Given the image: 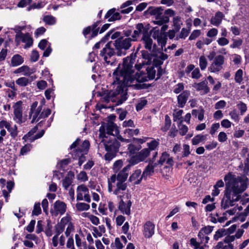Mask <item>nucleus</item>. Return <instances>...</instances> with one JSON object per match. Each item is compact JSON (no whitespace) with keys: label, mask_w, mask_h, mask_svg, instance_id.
Returning a JSON list of instances; mask_svg holds the SVG:
<instances>
[{"label":"nucleus","mask_w":249,"mask_h":249,"mask_svg":"<svg viewBox=\"0 0 249 249\" xmlns=\"http://www.w3.org/2000/svg\"><path fill=\"white\" fill-rule=\"evenodd\" d=\"M136 54L132 53L129 56L124 58L122 68L119 65L113 72L114 81L113 84L116 86L115 91H107L102 95V99L106 102L111 101L115 102L117 100L121 104L126 99L125 92L126 87H134L136 89L139 88L138 83L148 81L149 78L144 69V63L135 64L137 72H135L133 65L135 64Z\"/></svg>","instance_id":"nucleus-1"},{"label":"nucleus","mask_w":249,"mask_h":249,"mask_svg":"<svg viewBox=\"0 0 249 249\" xmlns=\"http://www.w3.org/2000/svg\"><path fill=\"white\" fill-rule=\"evenodd\" d=\"M71 220V216L67 214L54 226V235L52 239V244L53 247L56 248L58 245L61 247H63L65 245L66 238L63 234H61L65 228L66 229L65 234L67 237H69L71 233L74 231V227Z\"/></svg>","instance_id":"nucleus-2"},{"label":"nucleus","mask_w":249,"mask_h":249,"mask_svg":"<svg viewBox=\"0 0 249 249\" xmlns=\"http://www.w3.org/2000/svg\"><path fill=\"white\" fill-rule=\"evenodd\" d=\"M226 189L234 196L238 194H241L248 188L249 179L245 176H237L231 172H230L225 175L224 177Z\"/></svg>","instance_id":"nucleus-3"},{"label":"nucleus","mask_w":249,"mask_h":249,"mask_svg":"<svg viewBox=\"0 0 249 249\" xmlns=\"http://www.w3.org/2000/svg\"><path fill=\"white\" fill-rule=\"evenodd\" d=\"M80 140L77 139L71 145L70 147V153L74 159H78V164L81 166L86 160L85 156L88 153L89 142L88 141H84L81 144H80Z\"/></svg>","instance_id":"nucleus-4"},{"label":"nucleus","mask_w":249,"mask_h":249,"mask_svg":"<svg viewBox=\"0 0 249 249\" xmlns=\"http://www.w3.org/2000/svg\"><path fill=\"white\" fill-rule=\"evenodd\" d=\"M116 175H112L107 179L108 191L109 193L116 196L117 198L123 199L126 196L128 198V195L127 189V185L126 183L116 182Z\"/></svg>","instance_id":"nucleus-5"},{"label":"nucleus","mask_w":249,"mask_h":249,"mask_svg":"<svg viewBox=\"0 0 249 249\" xmlns=\"http://www.w3.org/2000/svg\"><path fill=\"white\" fill-rule=\"evenodd\" d=\"M103 145L107 153L105 156V159L107 161L111 160L115 156V153L118 151L120 144L114 139L108 138L107 137L102 140L99 144L100 146Z\"/></svg>","instance_id":"nucleus-6"},{"label":"nucleus","mask_w":249,"mask_h":249,"mask_svg":"<svg viewBox=\"0 0 249 249\" xmlns=\"http://www.w3.org/2000/svg\"><path fill=\"white\" fill-rule=\"evenodd\" d=\"M133 40L130 38H119L117 39L114 43L116 51V54L118 56L125 55L126 51L131 46V42Z\"/></svg>","instance_id":"nucleus-7"},{"label":"nucleus","mask_w":249,"mask_h":249,"mask_svg":"<svg viewBox=\"0 0 249 249\" xmlns=\"http://www.w3.org/2000/svg\"><path fill=\"white\" fill-rule=\"evenodd\" d=\"M106 129L107 134V135H109V137L108 136H106L105 133V126L102 125L99 129L100 138H102V140H103L105 137H107L108 138H111V139H114L116 140L115 136H117L119 135V130L116 124L112 122L108 123L106 126Z\"/></svg>","instance_id":"nucleus-8"},{"label":"nucleus","mask_w":249,"mask_h":249,"mask_svg":"<svg viewBox=\"0 0 249 249\" xmlns=\"http://www.w3.org/2000/svg\"><path fill=\"white\" fill-rule=\"evenodd\" d=\"M115 52L110 46V43H107L103 49L101 51L100 55L104 58V60L107 65L115 66L117 64L114 58Z\"/></svg>","instance_id":"nucleus-9"},{"label":"nucleus","mask_w":249,"mask_h":249,"mask_svg":"<svg viewBox=\"0 0 249 249\" xmlns=\"http://www.w3.org/2000/svg\"><path fill=\"white\" fill-rule=\"evenodd\" d=\"M225 57L221 54L215 56L213 60L208 67V71L213 73H217L223 69Z\"/></svg>","instance_id":"nucleus-10"},{"label":"nucleus","mask_w":249,"mask_h":249,"mask_svg":"<svg viewBox=\"0 0 249 249\" xmlns=\"http://www.w3.org/2000/svg\"><path fill=\"white\" fill-rule=\"evenodd\" d=\"M22 102L20 101L15 103L13 105L14 118L13 120L18 124H21L25 121L23 117Z\"/></svg>","instance_id":"nucleus-11"},{"label":"nucleus","mask_w":249,"mask_h":249,"mask_svg":"<svg viewBox=\"0 0 249 249\" xmlns=\"http://www.w3.org/2000/svg\"><path fill=\"white\" fill-rule=\"evenodd\" d=\"M238 198L237 196H234V195L225 190L224 196L221 201L222 208L226 209L234 206V203L238 201Z\"/></svg>","instance_id":"nucleus-12"},{"label":"nucleus","mask_w":249,"mask_h":249,"mask_svg":"<svg viewBox=\"0 0 249 249\" xmlns=\"http://www.w3.org/2000/svg\"><path fill=\"white\" fill-rule=\"evenodd\" d=\"M150 153L149 149L144 148L135 155L131 156L129 160V163L131 165H135L141 161H144L149 156Z\"/></svg>","instance_id":"nucleus-13"},{"label":"nucleus","mask_w":249,"mask_h":249,"mask_svg":"<svg viewBox=\"0 0 249 249\" xmlns=\"http://www.w3.org/2000/svg\"><path fill=\"white\" fill-rule=\"evenodd\" d=\"M37 102H35L31 106L29 116L30 118H32L31 122L32 123L37 122L41 119L40 114L42 106L37 107Z\"/></svg>","instance_id":"nucleus-14"},{"label":"nucleus","mask_w":249,"mask_h":249,"mask_svg":"<svg viewBox=\"0 0 249 249\" xmlns=\"http://www.w3.org/2000/svg\"><path fill=\"white\" fill-rule=\"evenodd\" d=\"M89 193V189L85 185L78 186L77 188V200H84L87 202H90L91 199Z\"/></svg>","instance_id":"nucleus-15"},{"label":"nucleus","mask_w":249,"mask_h":249,"mask_svg":"<svg viewBox=\"0 0 249 249\" xmlns=\"http://www.w3.org/2000/svg\"><path fill=\"white\" fill-rule=\"evenodd\" d=\"M11 124V122H8L4 120L0 121L1 127H4V129H6L10 133L11 138L15 139L18 135V127L16 124L12 126Z\"/></svg>","instance_id":"nucleus-16"},{"label":"nucleus","mask_w":249,"mask_h":249,"mask_svg":"<svg viewBox=\"0 0 249 249\" xmlns=\"http://www.w3.org/2000/svg\"><path fill=\"white\" fill-rule=\"evenodd\" d=\"M15 41L17 44L18 45L21 41L25 44L24 48H28L31 47L33 43V40L29 33H26L24 34H20L19 36L18 35V37L15 38Z\"/></svg>","instance_id":"nucleus-17"},{"label":"nucleus","mask_w":249,"mask_h":249,"mask_svg":"<svg viewBox=\"0 0 249 249\" xmlns=\"http://www.w3.org/2000/svg\"><path fill=\"white\" fill-rule=\"evenodd\" d=\"M131 166L133 165L129 163L128 165L123 168V169L118 173L116 175V182L125 183L128 176V171Z\"/></svg>","instance_id":"nucleus-18"},{"label":"nucleus","mask_w":249,"mask_h":249,"mask_svg":"<svg viewBox=\"0 0 249 249\" xmlns=\"http://www.w3.org/2000/svg\"><path fill=\"white\" fill-rule=\"evenodd\" d=\"M132 202L130 200L124 202L123 199H121L118 204V209L123 213L127 215L130 214V208Z\"/></svg>","instance_id":"nucleus-19"},{"label":"nucleus","mask_w":249,"mask_h":249,"mask_svg":"<svg viewBox=\"0 0 249 249\" xmlns=\"http://www.w3.org/2000/svg\"><path fill=\"white\" fill-rule=\"evenodd\" d=\"M148 29L144 27L142 23H139L136 26V29L134 30L133 34L132 35L131 38L133 41H136L138 37L141 34H142V36L148 34Z\"/></svg>","instance_id":"nucleus-20"},{"label":"nucleus","mask_w":249,"mask_h":249,"mask_svg":"<svg viewBox=\"0 0 249 249\" xmlns=\"http://www.w3.org/2000/svg\"><path fill=\"white\" fill-rule=\"evenodd\" d=\"M144 48L150 52L154 53L156 50V45L153 44V41L148 33L142 36V38Z\"/></svg>","instance_id":"nucleus-21"},{"label":"nucleus","mask_w":249,"mask_h":249,"mask_svg":"<svg viewBox=\"0 0 249 249\" xmlns=\"http://www.w3.org/2000/svg\"><path fill=\"white\" fill-rule=\"evenodd\" d=\"M153 37L157 39L158 44L160 45L161 49H163V47L165 46L166 43V35L159 30H155L153 34Z\"/></svg>","instance_id":"nucleus-22"},{"label":"nucleus","mask_w":249,"mask_h":249,"mask_svg":"<svg viewBox=\"0 0 249 249\" xmlns=\"http://www.w3.org/2000/svg\"><path fill=\"white\" fill-rule=\"evenodd\" d=\"M155 232V225L150 221L146 222L143 226V234L146 238L151 237Z\"/></svg>","instance_id":"nucleus-23"},{"label":"nucleus","mask_w":249,"mask_h":249,"mask_svg":"<svg viewBox=\"0 0 249 249\" xmlns=\"http://www.w3.org/2000/svg\"><path fill=\"white\" fill-rule=\"evenodd\" d=\"M67 205L62 201L57 200L53 204V210L55 215L63 214L66 211Z\"/></svg>","instance_id":"nucleus-24"},{"label":"nucleus","mask_w":249,"mask_h":249,"mask_svg":"<svg viewBox=\"0 0 249 249\" xmlns=\"http://www.w3.org/2000/svg\"><path fill=\"white\" fill-rule=\"evenodd\" d=\"M143 178L141 170L137 169L130 175L128 180L129 182L133 184H139L141 183Z\"/></svg>","instance_id":"nucleus-25"},{"label":"nucleus","mask_w":249,"mask_h":249,"mask_svg":"<svg viewBox=\"0 0 249 249\" xmlns=\"http://www.w3.org/2000/svg\"><path fill=\"white\" fill-rule=\"evenodd\" d=\"M193 87L197 91H200V94L201 95L206 94L210 91V88L208 87L206 81L196 83L193 85Z\"/></svg>","instance_id":"nucleus-26"},{"label":"nucleus","mask_w":249,"mask_h":249,"mask_svg":"<svg viewBox=\"0 0 249 249\" xmlns=\"http://www.w3.org/2000/svg\"><path fill=\"white\" fill-rule=\"evenodd\" d=\"M121 16L119 12H116L115 8L109 10L105 15V18L108 19V21H114L120 19Z\"/></svg>","instance_id":"nucleus-27"},{"label":"nucleus","mask_w":249,"mask_h":249,"mask_svg":"<svg viewBox=\"0 0 249 249\" xmlns=\"http://www.w3.org/2000/svg\"><path fill=\"white\" fill-rule=\"evenodd\" d=\"M98 24H99V22H96L92 25V27L89 26L84 29L83 33L85 36L87 37V35H89L90 32H92L91 37H95L98 34L99 28H97V26Z\"/></svg>","instance_id":"nucleus-28"},{"label":"nucleus","mask_w":249,"mask_h":249,"mask_svg":"<svg viewBox=\"0 0 249 249\" xmlns=\"http://www.w3.org/2000/svg\"><path fill=\"white\" fill-rule=\"evenodd\" d=\"M190 95V92L187 90L183 91L178 97V106L180 107H183L185 105L187 100Z\"/></svg>","instance_id":"nucleus-29"},{"label":"nucleus","mask_w":249,"mask_h":249,"mask_svg":"<svg viewBox=\"0 0 249 249\" xmlns=\"http://www.w3.org/2000/svg\"><path fill=\"white\" fill-rule=\"evenodd\" d=\"M169 21V18L167 15L164 13H160L156 16V20L154 21V23L155 24L161 25L168 22Z\"/></svg>","instance_id":"nucleus-30"},{"label":"nucleus","mask_w":249,"mask_h":249,"mask_svg":"<svg viewBox=\"0 0 249 249\" xmlns=\"http://www.w3.org/2000/svg\"><path fill=\"white\" fill-rule=\"evenodd\" d=\"M132 4H135L134 0H129L124 2L121 6V8L124 9L121 10L120 12L123 14H126L130 13L133 10V7L130 6L126 9L124 8Z\"/></svg>","instance_id":"nucleus-31"},{"label":"nucleus","mask_w":249,"mask_h":249,"mask_svg":"<svg viewBox=\"0 0 249 249\" xmlns=\"http://www.w3.org/2000/svg\"><path fill=\"white\" fill-rule=\"evenodd\" d=\"M15 73H22L24 76H30L34 71L27 66H23L15 71Z\"/></svg>","instance_id":"nucleus-32"},{"label":"nucleus","mask_w":249,"mask_h":249,"mask_svg":"<svg viewBox=\"0 0 249 249\" xmlns=\"http://www.w3.org/2000/svg\"><path fill=\"white\" fill-rule=\"evenodd\" d=\"M224 15L220 12H217L214 17H213L211 20V23L215 26H218L221 23Z\"/></svg>","instance_id":"nucleus-33"},{"label":"nucleus","mask_w":249,"mask_h":249,"mask_svg":"<svg viewBox=\"0 0 249 249\" xmlns=\"http://www.w3.org/2000/svg\"><path fill=\"white\" fill-rule=\"evenodd\" d=\"M157 163H155L154 164L152 163H150L146 166L142 174V176L144 179L147 177L151 176L153 175L154 173V169Z\"/></svg>","instance_id":"nucleus-34"},{"label":"nucleus","mask_w":249,"mask_h":249,"mask_svg":"<svg viewBox=\"0 0 249 249\" xmlns=\"http://www.w3.org/2000/svg\"><path fill=\"white\" fill-rule=\"evenodd\" d=\"M24 62L23 57L19 54L14 55L11 59V66L17 67L22 64Z\"/></svg>","instance_id":"nucleus-35"},{"label":"nucleus","mask_w":249,"mask_h":249,"mask_svg":"<svg viewBox=\"0 0 249 249\" xmlns=\"http://www.w3.org/2000/svg\"><path fill=\"white\" fill-rule=\"evenodd\" d=\"M74 175L71 173H69L62 181V185L65 189H67L71 185Z\"/></svg>","instance_id":"nucleus-36"},{"label":"nucleus","mask_w":249,"mask_h":249,"mask_svg":"<svg viewBox=\"0 0 249 249\" xmlns=\"http://www.w3.org/2000/svg\"><path fill=\"white\" fill-rule=\"evenodd\" d=\"M14 183L11 181H8L7 182L6 188L7 191L4 189H2V194L3 196L6 199V201H7V198L9 196V194L11 192L12 190L14 187Z\"/></svg>","instance_id":"nucleus-37"},{"label":"nucleus","mask_w":249,"mask_h":249,"mask_svg":"<svg viewBox=\"0 0 249 249\" xmlns=\"http://www.w3.org/2000/svg\"><path fill=\"white\" fill-rule=\"evenodd\" d=\"M32 80L33 79L30 80L25 77H21L16 80V83L20 87H26L30 84Z\"/></svg>","instance_id":"nucleus-38"},{"label":"nucleus","mask_w":249,"mask_h":249,"mask_svg":"<svg viewBox=\"0 0 249 249\" xmlns=\"http://www.w3.org/2000/svg\"><path fill=\"white\" fill-rule=\"evenodd\" d=\"M93 234L94 237L97 238L102 236L105 231V228L103 225L99 226L98 228L94 227L93 229Z\"/></svg>","instance_id":"nucleus-39"},{"label":"nucleus","mask_w":249,"mask_h":249,"mask_svg":"<svg viewBox=\"0 0 249 249\" xmlns=\"http://www.w3.org/2000/svg\"><path fill=\"white\" fill-rule=\"evenodd\" d=\"M207 135H203L202 134H198L195 136L192 140V144L196 145L206 140Z\"/></svg>","instance_id":"nucleus-40"},{"label":"nucleus","mask_w":249,"mask_h":249,"mask_svg":"<svg viewBox=\"0 0 249 249\" xmlns=\"http://www.w3.org/2000/svg\"><path fill=\"white\" fill-rule=\"evenodd\" d=\"M139 129L126 128L124 130V133L125 137L130 138L133 136H137L139 133Z\"/></svg>","instance_id":"nucleus-41"},{"label":"nucleus","mask_w":249,"mask_h":249,"mask_svg":"<svg viewBox=\"0 0 249 249\" xmlns=\"http://www.w3.org/2000/svg\"><path fill=\"white\" fill-rule=\"evenodd\" d=\"M82 215L84 217H87L90 220L91 222L95 225H97L100 223L99 219L95 215L90 214L89 213H83Z\"/></svg>","instance_id":"nucleus-42"},{"label":"nucleus","mask_w":249,"mask_h":249,"mask_svg":"<svg viewBox=\"0 0 249 249\" xmlns=\"http://www.w3.org/2000/svg\"><path fill=\"white\" fill-rule=\"evenodd\" d=\"M238 201L242 205H245L249 202V195L247 193H245L242 195L238 194Z\"/></svg>","instance_id":"nucleus-43"},{"label":"nucleus","mask_w":249,"mask_h":249,"mask_svg":"<svg viewBox=\"0 0 249 249\" xmlns=\"http://www.w3.org/2000/svg\"><path fill=\"white\" fill-rule=\"evenodd\" d=\"M243 71L241 69L238 70L234 75V80L236 83L241 84L243 80Z\"/></svg>","instance_id":"nucleus-44"},{"label":"nucleus","mask_w":249,"mask_h":249,"mask_svg":"<svg viewBox=\"0 0 249 249\" xmlns=\"http://www.w3.org/2000/svg\"><path fill=\"white\" fill-rule=\"evenodd\" d=\"M159 140H157L155 139H153L151 142L147 143V146H148V148H146L149 149L150 152L151 151L155 150L159 146Z\"/></svg>","instance_id":"nucleus-45"},{"label":"nucleus","mask_w":249,"mask_h":249,"mask_svg":"<svg viewBox=\"0 0 249 249\" xmlns=\"http://www.w3.org/2000/svg\"><path fill=\"white\" fill-rule=\"evenodd\" d=\"M199 65L202 71L205 70L208 65V61L204 55H201L199 58Z\"/></svg>","instance_id":"nucleus-46"},{"label":"nucleus","mask_w":249,"mask_h":249,"mask_svg":"<svg viewBox=\"0 0 249 249\" xmlns=\"http://www.w3.org/2000/svg\"><path fill=\"white\" fill-rule=\"evenodd\" d=\"M173 22L175 30L178 31L180 28L181 25L182 24L180 17L178 16L174 17Z\"/></svg>","instance_id":"nucleus-47"},{"label":"nucleus","mask_w":249,"mask_h":249,"mask_svg":"<svg viewBox=\"0 0 249 249\" xmlns=\"http://www.w3.org/2000/svg\"><path fill=\"white\" fill-rule=\"evenodd\" d=\"M112 249H122L124 248L123 243L120 238H116L114 243L111 245Z\"/></svg>","instance_id":"nucleus-48"},{"label":"nucleus","mask_w":249,"mask_h":249,"mask_svg":"<svg viewBox=\"0 0 249 249\" xmlns=\"http://www.w3.org/2000/svg\"><path fill=\"white\" fill-rule=\"evenodd\" d=\"M43 21L48 25H54L56 23L55 18L51 15L45 16L43 17Z\"/></svg>","instance_id":"nucleus-49"},{"label":"nucleus","mask_w":249,"mask_h":249,"mask_svg":"<svg viewBox=\"0 0 249 249\" xmlns=\"http://www.w3.org/2000/svg\"><path fill=\"white\" fill-rule=\"evenodd\" d=\"M146 73H147L148 77L149 78L148 80L153 79L155 78L156 71L153 67H147L144 68Z\"/></svg>","instance_id":"nucleus-50"},{"label":"nucleus","mask_w":249,"mask_h":249,"mask_svg":"<svg viewBox=\"0 0 249 249\" xmlns=\"http://www.w3.org/2000/svg\"><path fill=\"white\" fill-rule=\"evenodd\" d=\"M76 208L78 211H84L88 210L90 206L89 204L83 203V202H79L76 204Z\"/></svg>","instance_id":"nucleus-51"},{"label":"nucleus","mask_w":249,"mask_h":249,"mask_svg":"<svg viewBox=\"0 0 249 249\" xmlns=\"http://www.w3.org/2000/svg\"><path fill=\"white\" fill-rule=\"evenodd\" d=\"M226 235V230L225 229H221L218 230H217L214 236H213V239L217 241L220 238L225 236Z\"/></svg>","instance_id":"nucleus-52"},{"label":"nucleus","mask_w":249,"mask_h":249,"mask_svg":"<svg viewBox=\"0 0 249 249\" xmlns=\"http://www.w3.org/2000/svg\"><path fill=\"white\" fill-rule=\"evenodd\" d=\"M233 246L232 244L224 245L222 242H219L214 247V249H233Z\"/></svg>","instance_id":"nucleus-53"},{"label":"nucleus","mask_w":249,"mask_h":249,"mask_svg":"<svg viewBox=\"0 0 249 249\" xmlns=\"http://www.w3.org/2000/svg\"><path fill=\"white\" fill-rule=\"evenodd\" d=\"M213 229V227L211 226H208L204 228H202L199 231V236H201V235H202V233L206 235L209 234L212 232Z\"/></svg>","instance_id":"nucleus-54"},{"label":"nucleus","mask_w":249,"mask_h":249,"mask_svg":"<svg viewBox=\"0 0 249 249\" xmlns=\"http://www.w3.org/2000/svg\"><path fill=\"white\" fill-rule=\"evenodd\" d=\"M41 213V209L40 207V204L39 202L35 203L34 209L32 211V215L37 216Z\"/></svg>","instance_id":"nucleus-55"},{"label":"nucleus","mask_w":249,"mask_h":249,"mask_svg":"<svg viewBox=\"0 0 249 249\" xmlns=\"http://www.w3.org/2000/svg\"><path fill=\"white\" fill-rule=\"evenodd\" d=\"M32 148V145L30 144H26L24 146H23L20 151V155H25L29 152H30Z\"/></svg>","instance_id":"nucleus-56"},{"label":"nucleus","mask_w":249,"mask_h":249,"mask_svg":"<svg viewBox=\"0 0 249 249\" xmlns=\"http://www.w3.org/2000/svg\"><path fill=\"white\" fill-rule=\"evenodd\" d=\"M218 34V30L216 28H212L207 33V36L214 40Z\"/></svg>","instance_id":"nucleus-57"},{"label":"nucleus","mask_w":249,"mask_h":249,"mask_svg":"<svg viewBox=\"0 0 249 249\" xmlns=\"http://www.w3.org/2000/svg\"><path fill=\"white\" fill-rule=\"evenodd\" d=\"M141 145H135L133 144H129L128 147V150L130 154H134L136 152L139 151V150L141 148Z\"/></svg>","instance_id":"nucleus-58"},{"label":"nucleus","mask_w":249,"mask_h":249,"mask_svg":"<svg viewBox=\"0 0 249 249\" xmlns=\"http://www.w3.org/2000/svg\"><path fill=\"white\" fill-rule=\"evenodd\" d=\"M120 36L121 33L119 32H109L105 36V38L110 37L112 39H118V38H119Z\"/></svg>","instance_id":"nucleus-59"},{"label":"nucleus","mask_w":249,"mask_h":249,"mask_svg":"<svg viewBox=\"0 0 249 249\" xmlns=\"http://www.w3.org/2000/svg\"><path fill=\"white\" fill-rule=\"evenodd\" d=\"M178 127L179 134L182 136L185 135L188 130V127L185 125L183 124H182V121L180 122Z\"/></svg>","instance_id":"nucleus-60"},{"label":"nucleus","mask_w":249,"mask_h":249,"mask_svg":"<svg viewBox=\"0 0 249 249\" xmlns=\"http://www.w3.org/2000/svg\"><path fill=\"white\" fill-rule=\"evenodd\" d=\"M232 41V43L230 45V48L232 49L239 48L243 43V41L241 39H233Z\"/></svg>","instance_id":"nucleus-61"},{"label":"nucleus","mask_w":249,"mask_h":249,"mask_svg":"<svg viewBox=\"0 0 249 249\" xmlns=\"http://www.w3.org/2000/svg\"><path fill=\"white\" fill-rule=\"evenodd\" d=\"M77 179L82 182L87 181L88 177L87 173L85 171L80 172L77 175Z\"/></svg>","instance_id":"nucleus-62"},{"label":"nucleus","mask_w":249,"mask_h":249,"mask_svg":"<svg viewBox=\"0 0 249 249\" xmlns=\"http://www.w3.org/2000/svg\"><path fill=\"white\" fill-rule=\"evenodd\" d=\"M237 106L240 110L241 115H243L247 110V107L246 105L242 102H239Z\"/></svg>","instance_id":"nucleus-63"},{"label":"nucleus","mask_w":249,"mask_h":249,"mask_svg":"<svg viewBox=\"0 0 249 249\" xmlns=\"http://www.w3.org/2000/svg\"><path fill=\"white\" fill-rule=\"evenodd\" d=\"M244 173L247 174L249 172V153L244 161V166L243 167Z\"/></svg>","instance_id":"nucleus-64"}]
</instances>
